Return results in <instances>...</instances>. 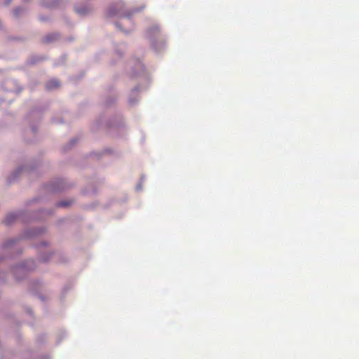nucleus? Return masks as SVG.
Segmentation results:
<instances>
[{"instance_id": "f257e3e1", "label": "nucleus", "mask_w": 359, "mask_h": 359, "mask_svg": "<svg viewBox=\"0 0 359 359\" xmlns=\"http://www.w3.org/2000/svg\"><path fill=\"white\" fill-rule=\"evenodd\" d=\"M60 86V83L59 82L55 80V79H52L50 81H49L46 85V88L48 89V90H52V89H54V88H56L57 87Z\"/></svg>"}, {"instance_id": "f03ea898", "label": "nucleus", "mask_w": 359, "mask_h": 359, "mask_svg": "<svg viewBox=\"0 0 359 359\" xmlns=\"http://www.w3.org/2000/svg\"><path fill=\"white\" fill-rule=\"evenodd\" d=\"M16 218V216L13 213L8 214L4 219V223L6 224H11Z\"/></svg>"}, {"instance_id": "7ed1b4c3", "label": "nucleus", "mask_w": 359, "mask_h": 359, "mask_svg": "<svg viewBox=\"0 0 359 359\" xmlns=\"http://www.w3.org/2000/svg\"><path fill=\"white\" fill-rule=\"evenodd\" d=\"M55 38H56V35H55V34L47 36L46 38V41L50 42V41H53Z\"/></svg>"}, {"instance_id": "20e7f679", "label": "nucleus", "mask_w": 359, "mask_h": 359, "mask_svg": "<svg viewBox=\"0 0 359 359\" xmlns=\"http://www.w3.org/2000/svg\"><path fill=\"white\" fill-rule=\"evenodd\" d=\"M70 202L69 201H61L58 203V205L60 207H67L70 205Z\"/></svg>"}, {"instance_id": "39448f33", "label": "nucleus", "mask_w": 359, "mask_h": 359, "mask_svg": "<svg viewBox=\"0 0 359 359\" xmlns=\"http://www.w3.org/2000/svg\"><path fill=\"white\" fill-rule=\"evenodd\" d=\"M76 12L80 14H85L86 13L85 9L83 10V9H79V8H76Z\"/></svg>"}, {"instance_id": "423d86ee", "label": "nucleus", "mask_w": 359, "mask_h": 359, "mask_svg": "<svg viewBox=\"0 0 359 359\" xmlns=\"http://www.w3.org/2000/svg\"><path fill=\"white\" fill-rule=\"evenodd\" d=\"M20 11H21V9H20V8H17V9H15V10L14 11L15 14L16 15H18L19 14V13H20Z\"/></svg>"}, {"instance_id": "0eeeda50", "label": "nucleus", "mask_w": 359, "mask_h": 359, "mask_svg": "<svg viewBox=\"0 0 359 359\" xmlns=\"http://www.w3.org/2000/svg\"><path fill=\"white\" fill-rule=\"evenodd\" d=\"M11 0H6V4H9L11 3Z\"/></svg>"}]
</instances>
